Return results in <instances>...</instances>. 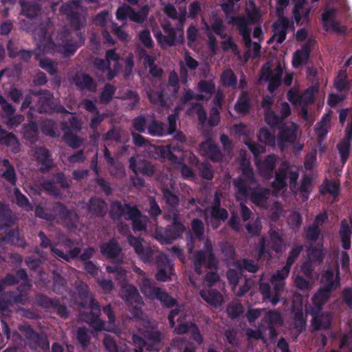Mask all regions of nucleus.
Segmentation results:
<instances>
[{
  "label": "nucleus",
  "instance_id": "obj_1",
  "mask_svg": "<svg viewBox=\"0 0 352 352\" xmlns=\"http://www.w3.org/2000/svg\"><path fill=\"white\" fill-rule=\"evenodd\" d=\"M247 19L243 17L235 18L227 16L229 23L235 24L243 36L245 45L248 47L250 56L256 57L259 55L260 46L254 42L251 43L250 38V30L247 26L248 24L256 22L261 16V12L256 8L255 5L250 1L246 7Z\"/></svg>",
  "mask_w": 352,
  "mask_h": 352
},
{
  "label": "nucleus",
  "instance_id": "obj_2",
  "mask_svg": "<svg viewBox=\"0 0 352 352\" xmlns=\"http://www.w3.org/2000/svg\"><path fill=\"white\" fill-rule=\"evenodd\" d=\"M300 251V248H296L291 252L288 258L287 263L280 272H278L276 275L272 277L271 285L273 290H271L270 287L264 283L261 284V289L265 299H268L272 304H276L278 301V296L280 291L284 286V279L287 276L289 268L293 263L294 258L297 256Z\"/></svg>",
  "mask_w": 352,
  "mask_h": 352
},
{
  "label": "nucleus",
  "instance_id": "obj_3",
  "mask_svg": "<svg viewBox=\"0 0 352 352\" xmlns=\"http://www.w3.org/2000/svg\"><path fill=\"white\" fill-rule=\"evenodd\" d=\"M320 282L324 288L320 289L313 298V303L315 307L311 311V314H315L320 311L321 305L328 300L329 292L338 286V273L336 272V274L334 275L332 272L327 271L322 276Z\"/></svg>",
  "mask_w": 352,
  "mask_h": 352
},
{
  "label": "nucleus",
  "instance_id": "obj_4",
  "mask_svg": "<svg viewBox=\"0 0 352 352\" xmlns=\"http://www.w3.org/2000/svg\"><path fill=\"white\" fill-rule=\"evenodd\" d=\"M349 117V125L346 129V135L343 141L338 145V149L340 154L342 163H344L349 156L350 140L352 138V111L347 109L340 111L339 118L341 124L344 123V120Z\"/></svg>",
  "mask_w": 352,
  "mask_h": 352
},
{
  "label": "nucleus",
  "instance_id": "obj_5",
  "mask_svg": "<svg viewBox=\"0 0 352 352\" xmlns=\"http://www.w3.org/2000/svg\"><path fill=\"white\" fill-rule=\"evenodd\" d=\"M164 32L165 35L163 36L161 33H156L155 37L162 47L166 45H173L180 43L184 41L183 31L182 29L173 30L170 28V25L164 26Z\"/></svg>",
  "mask_w": 352,
  "mask_h": 352
},
{
  "label": "nucleus",
  "instance_id": "obj_6",
  "mask_svg": "<svg viewBox=\"0 0 352 352\" xmlns=\"http://www.w3.org/2000/svg\"><path fill=\"white\" fill-rule=\"evenodd\" d=\"M270 63L265 65L261 71V79L269 82L268 89L272 92L280 84V76H281L284 65L279 63L272 71Z\"/></svg>",
  "mask_w": 352,
  "mask_h": 352
},
{
  "label": "nucleus",
  "instance_id": "obj_7",
  "mask_svg": "<svg viewBox=\"0 0 352 352\" xmlns=\"http://www.w3.org/2000/svg\"><path fill=\"white\" fill-rule=\"evenodd\" d=\"M107 63L102 60H96V66L105 73L108 79H111L119 70V63L114 52L109 50L107 52Z\"/></svg>",
  "mask_w": 352,
  "mask_h": 352
},
{
  "label": "nucleus",
  "instance_id": "obj_8",
  "mask_svg": "<svg viewBox=\"0 0 352 352\" xmlns=\"http://www.w3.org/2000/svg\"><path fill=\"white\" fill-rule=\"evenodd\" d=\"M248 147L250 148V151L254 153L256 157V165L259 170L260 173L263 175H268L270 173H272L273 168H274V157L273 156H269L266 160L264 162H258V155L260 153L264 152L265 148L263 146H257L255 144H248Z\"/></svg>",
  "mask_w": 352,
  "mask_h": 352
},
{
  "label": "nucleus",
  "instance_id": "obj_9",
  "mask_svg": "<svg viewBox=\"0 0 352 352\" xmlns=\"http://www.w3.org/2000/svg\"><path fill=\"white\" fill-rule=\"evenodd\" d=\"M289 178L291 184L294 183L298 178L296 173L293 168H289L287 164H285L276 175V179L273 182V187L276 190V193H278V190L283 189L285 186V179Z\"/></svg>",
  "mask_w": 352,
  "mask_h": 352
},
{
  "label": "nucleus",
  "instance_id": "obj_10",
  "mask_svg": "<svg viewBox=\"0 0 352 352\" xmlns=\"http://www.w3.org/2000/svg\"><path fill=\"white\" fill-rule=\"evenodd\" d=\"M142 292L149 298H157L168 307H171L175 304L174 299L166 293L158 288L152 287L148 280H144Z\"/></svg>",
  "mask_w": 352,
  "mask_h": 352
},
{
  "label": "nucleus",
  "instance_id": "obj_11",
  "mask_svg": "<svg viewBox=\"0 0 352 352\" xmlns=\"http://www.w3.org/2000/svg\"><path fill=\"white\" fill-rule=\"evenodd\" d=\"M195 269L198 274H199V267L209 268L212 270L215 266V261L211 253L210 243H207L206 245V250L204 253H198L195 258Z\"/></svg>",
  "mask_w": 352,
  "mask_h": 352
},
{
  "label": "nucleus",
  "instance_id": "obj_12",
  "mask_svg": "<svg viewBox=\"0 0 352 352\" xmlns=\"http://www.w3.org/2000/svg\"><path fill=\"white\" fill-rule=\"evenodd\" d=\"M148 9L144 7L139 13H135L133 9L128 6H123L120 7L117 10V18L120 20H124L127 18L133 21L140 22L142 21L147 16Z\"/></svg>",
  "mask_w": 352,
  "mask_h": 352
},
{
  "label": "nucleus",
  "instance_id": "obj_13",
  "mask_svg": "<svg viewBox=\"0 0 352 352\" xmlns=\"http://www.w3.org/2000/svg\"><path fill=\"white\" fill-rule=\"evenodd\" d=\"M223 28L221 20L216 16H212L210 22V25L206 24V30L209 40V45L212 50H214L215 47H217V45L213 38L212 32L223 36Z\"/></svg>",
  "mask_w": 352,
  "mask_h": 352
},
{
  "label": "nucleus",
  "instance_id": "obj_14",
  "mask_svg": "<svg viewBox=\"0 0 352 352\" xmlns=\"http://www.w3.org/2000/svg\"><path fill=\"white\" fill-rule=\"evenodd\" d=\"M297 128L294 123H289L287 129L280 130V135L277 139V144L282 149L287 146V144L293 141L296 137Z\"/></svg>",
  "mask_w": 352,
  "mask_h": 352
},
{
  "label": "nucleus",
  "instance_id": "obj_15",
  "mask_svg": "<svg viewBox=\"0 0 352 352\" xmlns=\"http://www.w3.org/2000/svg\"><path fill=\"white\" fill-rule=\"evenodd\" d=\"M315 88L307 89L302 96H299L296 91L291 90L288 93V99L294 104L299 103L300 105H305L311 102L314 100Z\"/></svg>",
  "mask_w": 352,
  "mask_h": 352
},
{
  "label": "nucleus",
  "instance_id": "obj_16",
  "mask_svg": "<svg viewBox=\"0 0 352 352\" xmlns=\"http://www.w3.org/2000/svg\"><path fill=\"white\" fill-rule=\"evenodd\" d=\"M289 25V21L285 18H280L274 25V34L269 41V43L276 42L281 43L285 38L286 31Z\"/></svg>",
  "mask_w": 352,
  "mask_h": 352
},
{
  "label": "nucleus",
  "instance_id": "obj_17",
  "mask_svg": "<svg viewBox=\"0 0 352 352\" xmlns=\"http://www.w3.org/2000/svg\"><path fill=\"white\" fill-rule=\"evenodd\" d=\"M199 89L202 94L194 96L190 92L187 91L184 96V101L186 102L193 98H195L196 99L206 98V95L210 94L213 91L214 85L212 82L203 81L199 83Z\"/></svg>",
  "mask_w": 352,
  "mask_h": 352
},
{
  "label": "nucleus",
  "instance_id": "obj_18",
  "mask_svg": "<svg viewBox=\"0 0 352 352\" xmlns=\"http://www.w3.org/2000/svg\"><path fill=\"white\" fill-rule=\"evenodd\" d=\"M129 217L133 221V226L135 230H142L145 227L146 217L140 215L135 208H129L127 210Z\"/></svg>",
  "mask_w": 352,
  "mask_h": 352
},
{
  "label": "nucleus",
  "instance_id": "obj_19",
  "mask_svg": "<svg viewBox=\"0 0 352 352\" xmlns=\"http://www.w3.org/2000/svg\"><path fill=\"white\" fill-rule=\"evenodd\" d=\"M122 296L126 300L134 302L137 305L142 304V300L140 295L138 294L136 289L132 285H126L122 288Z\"/></svg>",
  "mask_w": 352,
  "mask_h": 352
},
{
  "label": "nucleus",
  "instance_id": "obj_20",
  "mask_svg": "<svg viewBox=\"0 0 352 352\" xmlns=\"http://www.w3.org/2000/svg\"><path fill=\"white\" fill-rule=\"evenodd\" d=\"M201 153L203 155L212 160H217L219 159V149L211 140H208L201 145Z\"/></svg>",
  "mask_w": 352,
  "mask_h": 352
},
{
  "label": "nucleus",
  "instance_id": "obj_21",
  "mask_svg": "<svg viewBox=\"0 0 352 352\" xmlns=\"http://www.w3.org/2000/svg\"><path fill=\"white\" fill-rule=\"evenodd\" d=\"M200 294L207 302L214 307L220 305L223 300L221 295L213 290H201Z\"/></svg>",
  "mask_w": 352,
  "mask_h": 352
},
{
  "label": "nucleus",
  "instance_id": "obj_22",
  "mask_svg": "<svg viewBox=\"0 0 352 352\" xmlns=\"http://www.w3.org/2000/svg\"><path fill=\"white\" fill-rule=\"evenodd\" d=\"M25 336L34 341L36 346H41L43 349L49 347V342L43 333L38 331H25Z\"/></svg>",
  "mask_w": 352,
  "mask_h": 352
},
{
  "label": "nucleus",
  "instance_id": "obj_23",
  "mask_svg": "<svg viewBox=\"0 0 352 352\" xmlns=\"http://www.w3.org/2000/svg\"><path fill=\"white\" fill-rule=\"evenodd\" d=\"M334 13V10L326 9L322 15L323 25L327 30H336L337 28V25L333 20Z\"/></svg>",
  "mask_w": 352,
  "mask_h": 352
},
{
  "label": "nucleus",
  "instance_id": "obj_24",
  "mask_svg": "<svg viewBox=\"0 0 352 352\" xmlns=\"http://www.w3.org/2000/svg\"><path fill=\"white\" fill-rule=\"evenodd\" d=\"M309 57V48L307 45L302 47L301 50L295 52L293 56L292 64L296 67L303 64Z\"/></svg>",
  "mask_w": 352,
  "mask_h": 352
},
{
  "label": "nucleus",
  "instance_id": "obj_25",
  "mask_svg": "<svg viewBox=\"0 0 352 352\" xmlns=\"http://www.w3.org/2000/svg\"><path fill=\"white\" fill-rule=\"evenodd\" d=\"M340 236L342 246L344 249H349L351 247L350 234L351 232L346 221H342L340 228Z\"/></svg>",
  "mask_w": 352,
  "mask_h": 352
},
{
  "label": "nucleus",
  "instance_id": "obj_26",
  "mask_svg": "<svg viewBox=\"0 0 352 352\" xmlns=\"http://www.w3.org/2000/svg\"><path fill=\"white\" fill-rule=\"evenodd\" d=\"M294 13L295 21L298 24H302L308 21L309 11L301 8V3L295 5Z\"/></svg>",
  "mask_w": 352,
  "mask_h": 352
},
{
  "label": "nucleus",
  "instance_id": "obj_27",
  "mask_svg": "<svg viewBox=\"0 0 352 352\" xmlns=\"http://www.w3.org/2000/svg\"><path fill=\"white\" fill-rule=\"evenodd\" d=\"M132 339L133 342L138 347V349H135V352H143L144 349L148 351H153L152 345L142 337L133 334Z\"/></svg>",
  "mask_w": 352,
  "mask_h": 352
},
{
  "label": "nucleus",
  "instance_id": "obj_28",
  "mask_svg": "<svg viewBox=\"0 0 352 352\" xmlns=\"http://www.w3.org/2000/svg\"><path fill=\"white\" fill-rule=\"evenodd\" d=\"M172 274V265L167 262L164 267L160 266L159 271L156 274L157 280L161 281H166Z\"/></svg>",
  "mask_w": 352,
  "mask_h": 352
},
{
  "label": "nucleus",
  "instance_id": "obj_29",
  "mask_svg": "<svg viewBox=\"0 0 352 352\" xmlns=\"http://www.w3.org/2000/svg\"><path fill=\"white\" fill-rule=\"evenodd\" d=\"M320 190L322 194L329 193L335 197L339 192V184L336 181L326 182L322 184Z\"/></svg>",
  "mask_w": 352,
  "mask_h": 352
},
{
  "label": "nucleus",
  "instance_id": "obj_30",
  "mask_svg": "<svg viewBox=\"0 0 352 352\" xmlns=\"http://www.w3.org/2000/svg\"><path fill=\"white\" fill-rule=\"evenodd\" d=\"M330 114H325L320 122L316 128V133L318 134V135L323 136L327 134L330 126Z\"/></svg>",
  "mask_w": 352,
  "mask_h": 352
},
{
  "label": "nucleus",
  "instance_id": "obj_31",
  "mask_svg": "<svg viewBox=\"0 0 352 352\" xmlns=\"http://www.w3.org/2000/svg\"><path fill=\"white\" fill-rule=\"evenodd\" d=\"M101 250L107 256L115 257L119 253L120 249L114 241H111L109 243L104 244Z\"/></svg>",
  "mask_w": 352,
  "mask_h": 352
},
{
  "label": "nucleus",
  "instance_id": "obj_32",
  "mask_svg": "<svg viewBox=\"0 0 352 352\" xmlns=\"http://www.w3.org/2000/svg\"><path fill=\"white\" fill-rule=\"evenodd\" d=\"M258 140L261 143H264L266 145L274 146L276 142L274 138L271 135L270 132L266 129H262L258 133Z\"/></svg>",
  "mask_w": 352,
  "mask_h": 352
},
{
  "label": "nucleus",
  "instance_id": "obj_33",
  "mask_svg": "<svg viewBox=\"0 0 352 352\" xmlns=\"http://www.w3.org/2000/svg\"><path fill=\"white\" fill-rule=\"evenodd\" d=\"M249 108L248 98L246 94H243L238 100L235 109L241 113H245Z\"/></svg>",
  "mask_w": 352,
  "mask_h": 352
},
{
  "label": "nucleus",
  "instance_id": "obj_34",
  "mask_svg": "<svg viewBox=\"0 0 352 352\" xmlns=\"http://www.w3.org/2000/svg\"><path fill=\"white\" fill-rule=\"evenodd\" d=\"M0 143L6 144L8 145L17 144L18 142L13 135L7 134L0 128Z\"/></svg>",
  "mask_w": 352,
  "mask_h": 352
},
{
  "label": "nucleus",
  "instance_id": "obj_35",
  "mask_svg": "<svg viewBox=\"0 0 352 352\" xmlns=\"http://www.w3.org/2000/svg\"><path fill=\"white\" fill-rule=\"evenodd\" d=\"M129 243L134 247L135 252L142 259L146 260L147 258L144 257L142 241L139 239L131 237L129 239Z\"/></svg>",
  "mask_w": 352,
  "mask_h": 352
},
{
  "label": "nucleus",
  "instance_id": "obj_36",
  "mask_svg": "<svg viewBox=\"0 0 352 352\" xmlns=\"http://www.w3.org/2000/svg\"><path fill=\"white\" fill-rule=\"evenodd\" d=\"M221 81L224 85L230 86L236 82V78L231 70H226L221 76Z\"/></svg>",
  "mask_w": 352,
  "mask_h": 352
},
{
  "label": "nucleus",
  "instance_id": "obj_37",
  "mask_svg": "<svg viewBox=\"0 0 352 352\" xmlns=\"http://www.w3.org/2000/svg\"><path fill=\"white\" fill-rule=\"evenodd\" d=\"M147 333V338L150 344L153 347L154 345H157L160 343L162 340L161 331H145Z\"/></svg>",
  "mask_w": 352,
  "mask_h": 352
},
{
  "label": "nucleus",
  "instance_id": "obj_38",
  "mask_svg": "<svg viewBox=\"0 0 352 352\" xmlns=\"http://www.w3.org/2000/svg\"><path fill=\"white\" fill-rule=\"evenodd\" d=\"M335 87L338 90L342 91L346 87V74L340 73L335 80Z\"/></svg>",
  "mask_w": 352,
  "mask_h": 352
},
{
  "label": "nucleus",
  "instance_id": "obj_39",
  "mask_svg": "<svg viewBox=\"0 0 352 352\" xmlns=\"http://www.w3.org/2000/svg\"><path fill=\"white\" fill-rule=\"evenodd\" d=\"M87 332L88 331H77V336H76L77 340L79 342V343H80L81 345L83 346H87L89 344V338L87 334ZM89 332L91 333L92 334H94V333H96V334L98 335L97 333L98 331H89Z\"/></svg>",
  "mask_w": 352,
  "mask_h": 352
},
{
  "label": "nucleus",
  "instance_id": "obj_40",
  "mask_svg": "<svg viewBox=\"0 0 352 352\" xmlns=\"http://www.w3.org/2000/svg\"><path fill=\"white\" fill-rule=\"evenodd\" d=\"M87 300L89 301V304L88 307H86L85 309L90 311L93 315L97 316L98 314L100 312V309L98 303L95 302L92 296L89 294L86 295Z\"/></svg>",
  "mask_w": 352,
  "mask_h": 352
},
{
  "label": "nucleus",
  "instance_id": "obj_41",
  "mask_svg": "<svg viewBox=\"0 0 352 352\" xmlns=\"http://www.w3.org/2000/svg\"><path fill=\"white\" fill-rule=\"evenodd\" d=\"M212 218L214 219L224 220L227 218L228 214L226 210L214 206L211 212Z\"/></svg>",
  "mask_w": 352,
  "mask_h": 352
},
{
  "label": "nucleus",
  "instance_id": "obj_42",
  "mask_svg": "<svg viewBox=\"0 0 352 352\" xmlns=\"http://www.w3.org/2000/svg\"><path fill=\"white\" fill-rule=\"evenodd\" d=\"M104 346L108 352H118L117 345L113 338L105 336L103 341Z\"/></svg>",
  "mask_w": 352,
  "mask_h": 352
},
{
  "label": "nucleus",
  "instance_id": "obj_43",
  "mask_svg": "<svg viewBox=\"0 0 352 352\" xmlns=\"http://www.w3.org/2000/svg\"><path fill=\"white\" fill-rule=\"evenodd\" d=\"M78 48L77 45L67 43L63 47H59V51L63 55L65 56H69L74 54V52Z\"/></svg>",
  "mask_w": 352,
  "mask_h": 352
},
{
  "label": "nucleus",
  "instance_id": "obj_44",
  "mask_svg": "<svg viewBox=\"0 0 352 352\" xmlns=\"http://www.w3.org/2000/svg\"><path fill=\"white\" fill-rule=\"evenodd\" d=\"M153 59H152L150 56H146L144 59V64L146 66H148L150 67V72L153 76H160L161 74V70L160 69L155 68L153 67Z\"/></svg>",
  "mask_w": 352,
  "mask_h": 352
},
{
  "label": "nucleus",
  "instance_id": "obj_45",
  "mask_svg": "<svg viewBox=\"0 0 352 352\" xmlns=\"http://www.w3.org/2000/svg\"><path fill=\"white\" fill-rule=\"evenodd\" d=\"M227 311L230 317L235 318L243 312V307L240 304L230 305L228 307Z\"/></svg>",
  "mask_w": 352,
  "mask_h": 352
},
{
  "label": "nucleus",
  "instance_id": "obj_46",
  "mask_svg": "<svg viewBox=\"0 0 352 352\" xmlns=\"http://www.w3.org/2000/svg\"><path fill=\"white\" fill-rule=\"evenodd\" d=\"M76 84L80 87H87L90 89L94 88L92 79L87 75H83L82 81L78 80Z\"/></svg>",
  "mask_w": 352,
  "mask_h": 352
},
{
  "label": "nucleus",
  "instance_id": "obj_47",
  "mask_svg": "<svg viewBox=\"0 0 352 352\" xmlns=\"http://www.w3.org/2000/svg\"><path fill=\"white\" fill-rule=\"evenodd\" d=\"M148 132L153 135H162L163 126L162 124L155 123L148 127Z\"/></svg>",
  "mask_w": 352,
  "mask_h": 352
},
{
  "label": "nucleus",
  "instance_id": "obj_48",
  "mask_svg": "<svg viewBox=\"0 0 352 352\" xmlns=\"http://www.w3.org/2000/svg\"><path fill=\"white\" fill-rule=\"evenodd\" d=\"M140 39L146 47H151L153 41L149 32L144 31L140 34Z\"/></svg>",
  "mask_w": 352,
  "mask_h": 352
},
{
  "label": "nucleus",
  "instance_id": "obj_49",
  "mask_svg": "<svg viewBox=\"0 0 352 352\" xmlns=\"http://www.w3.org/2000/svg\"><path fill=\"white\" fill-rule=\"evenodd\" d=\"M295 284L296 287L302 289H308L311 286L310 280H303L300 276H297L296 278Z\"/></svg>",
  "mask_w": 352,
  "mask_h": 352
},
{
  "label": "nucleus",
  "instance_id": "obj_50",
  "mask_svg": "<svg viewBox=\"0 0 352 352\" xmlns=\"http://www.w3.org/2000/svg\"><path fill=\"white\" fill-rule=\"evenodd\" d=\"M114 93V89L111 85H107L104 87L103 92L102 93L101 98L102 100L107 101Z\"/></svg>",
  "mask_w": 352,
  "mask_h": 352
},
{
  "label": "nucleus",
  "instance_id": "obj_51",
  "mask_svg": "<svg viewBox=\"0 0 352 352\" xmlns=\"http://www.w3.org/2000/svg\"><path fill=\"white\" fill-rule=\"evenodd\" d=\"M265 120L269 125H274L278 122L279 118L273 112L267 111L265 115Z\"/></svg>",
  "mask_w": 352,
  "mask_h": 352
},
{
  "label": "nucleus",
  "instance_id": "obj_52",
  "mask_svg": "<svg viewBox=\"0 0 352 352\" xmlns=\"http://www.w3.org/2000/svg\"><path fill=\"white\" fill-rule=\"evenodd\" d=\"M239 268L240 270L244 269L251 272H254L256 271V266L245 260L243 261L240 263Z\"/></svg>",
  "mask_w": 352,
  "mask_h": 352
},
{
  "label": "nucleus",
  "instance_id": "obj_53",
  "mask_svg": "<svg viewBox=\"0 0 352 352\" xmlns=\"http://www.w3.org/2000/svg\"><path fill=\"white\" fill-rule=\"evenodd\" d=\"M3 175L8 182H10L11 184H14L15 175L12 168H8L7 170L3 173Z\"/></svg>",
  "mask_w": 352,
  "mask_h": 352
},
{
  "label": "nucleus",
  "instance_id": "obj_54",
  "mask_svg": "<svg viewBox=\"0 0 352 352\" xmlns=\"http://www.w3.org/2000/svg\"><path fill=\"white\" fill-rule=\"evenodd\" d=\"M192 230L195 234L200 236L203 233V224L198 220H194L192 224Z\"/></svg>",
  "mask_w": 352,
  "mask_h": 352
},
{
  "label": "nucleus",
  "instance_id": "obj_55",
  "mask_svg": "<svg viewBox=\"0 0 352 352\" xmlns=\"http://www.w3.org/2000/svg\"><path fill=\"white\" fill-rule=\"evenodd\" d=\"M223 47L224 50H231L232 52H236V47L230 38H226L223 41Z\"/></svg>",
  "mask_w": 352,
  "mask_h": 352
},
{
  "label": "nucleus",
  "instance_id": "obj_56",
  "mask_svg": "<svg viewBox=\"0 0 352 352\" xmlns=\"http://www.w3.org/2000/svg\"><path fill=\"white\" fill-rule=\"evenodd\" d=\"M321 256L322 250L320 249L309 250V257L311 260L316 258V261L320 262L321 260Z\"/></svg>",
  "mask_w": 352,
  "mask_h": 352
},
{
  "label": "nucleus",
  "instance_id": "obj_57",
  "mask_svg": "<svg viewBox=\"0 0 352 352\" xmlns=\"http://www.w3.org/2000/svg\"><path fill=\"white\" fill-rule=\"evenodd\" d=\"M280 239L276 233L273 234L270 237V245L276 250L278 251V246L280 243Z\"/></svg>",
  "mask_w": 352,
  "mask_h": 352
},
{
  "label": "nucleus",
  "instance_id": "obj_58",
  "mask_svg": "<svg viewBox=\"0 0 352 352\" xmlns=\"http://www.w3.org/2000/svg\"><path fill=\"white\" fill-rule=\"evenodd\" d=\"M37 157L38 159L43 162V163H45L49 161V154L48 152L43 148H40L36 152Z\"/></svg>",
  "mask_w": 352,
  "mask_h": 352
},
{
  "label": "nucleus",
  "instance_id": "obj_59",
  "mask_svg": "<svg viewBox=\"0 0 352 352\" xmlns=\"http://www.w3.org/2000/svg\"><path fill=\"white\" fill-rule=\"evenodd\" d=\"M197 34L198 32L195 28H189L188 30V40L190 45L191 44V43L194 42L196 40Z\"/></svg>",
  "mask_w": 352,
  "mask_h": 352
},
{
  "label": "nucleus",
  "instance_id": "obj_60",
  "mask_svg": "<svg viewBox=\"0 0 352 352\" xmlns=\"http://www.w3.org/2000/svg\"><path fill=\"white\" fill-rule=\"evenodd\" d=\"M219 120V117L218 111L217 109H213L212 110L210 117V119L208 121L209 124L212 126H215L216 124H217Z\"/></svg>",
  "mask_w": 352,
  "mask_h": 352
},
{
  "label": "nucleus",
  "instance_id": "obj_61",
  "mask_svg": "<svg viewBox=\"0 0 352 352\" xmlns=\"http://www.w3.org/2000/svg\"><path fill=\"white\" fill-rule=\"evenodd\" d=\"M107 19H109V13L102 12L97 16L96 23L101 25H106Z\"/></svg>",
  "mask_w": 352,
  "mask_h": 352
},
{
  "label": "nucleus",
  "instance_id": "obj_62",
  "mask_svg": "<svg viewBox=\"0 0 352 352\" xmlns=\"http://www.w3.org/2000/svg\"><path fill=\"white\" fill-rule=\"evenodd\" d=\"M191 111H196L198 118L201 122L204 123L206 121V113L201 106L196 104Z\"/></svg>",
  "mask_w": 352,
  "mask_h": 352
},
{
  "label": "nucleus",
  "instance_id": "obj_63",
  "mask_svg": "<svg viewBox=\"0 0 352 352\" xmlns=\"http://www.w3.org/2000/svg\"><path fill=\"white\" fill-rule=\"evenodd\" d=\"M277 347L282 352H290L289 345L286 340L283 338H281L277 342Z\"/></svg>",
  "mask_w": 352,
  "mask_h": 352
},
{
  "label": "nucleus",
  "instance_id": "obj_64",
  "mask_svg": "<svg viewBox=\"0 0 352 352\" xmlns=\"http://www.w3.org/2000/svg\"><path fill=\"white\" fill-rule=\"evenodd\" d=\"M184 60L186 66L190 69H193L197 66V62L188 54L185 55Z\"/></svg>",
  "mask_w": 352,
  "mask_h": 352
}]
</instances>
